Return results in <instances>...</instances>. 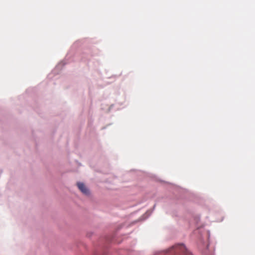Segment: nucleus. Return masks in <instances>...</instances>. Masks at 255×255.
<instances>
[{
  "instance_id": "obj_1",
  "label": "nucleus",
  "mask_w": 255,
  "mask_h": 255,
  "mask_svg": "<svg viewBox=\"0 0 255 255\" xmlns=\"http://www.w3.org/2000/svg\"><path fill=\"white\" fill-rule=\"evenodd\" d=\"M77 186L79 189L84 194L89 195V191L88 189L86 187L85 184L82 182H78L77 183Z\"/></svg>"
}]
</instances>
